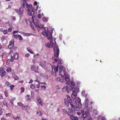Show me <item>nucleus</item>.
Wrapping results in <instances>:
<instances>
[{
	"instance_id": "e2e57ef3",
	"label": "nucleus",
	"mask_w": 120,
	"mask_h": 120,
	"mask_svg": "<svg viewBox=\"0 0 120 120\" xmlns=\"http://www.w3.org/2000/svg\"><path fill=\"white\" fill-rule=\"evenodd\" d=\"M63 68H64V67L63 66H61L59 68V70L61 69L62 70V69H63Z\"/></svg>"
},
{
	"instance_id": "338daca9",
	"label": "nucleus",
	"mask_w": 120,
	"mask_h": 120,
	"mask_svg": "<svg viewBox=\"0 0 120 120\" xmlns=\"http://www.w3.org/2000/svg\"><path fill=\"white\" fill-rule=\"evenodd\" d=\"M30 56V54L29 53H27L25 55V56L26 57H28Z\"/></svg>"
},
{
	"instance_id": "393cba45",
	"label": "nucleus",
	"mask_w": 120,
	"mask_h": 120,
	"mask_svg": "<svg viewBox=\"0 0 120 120\" xmlns=\"http://www.w3.org/2000/svg\"><path fill=\"white\" fill-rule=\"evenodd\" d=\"M6 74V72L4 71V72H3V73H0V75L1 77H4L5 75Z\"/></svg>"
},
{
	"instance_id": "f03ea898",
	"label": "nucleus",
	"mask_w": 120,
	"mask_h": 120,
	"mask_svg": "<svg viewBox=\"0 0 120 120\" xmlns=\"http://www.w3.org/2000/svg\"><path fill=\"white\" fill-rule=\"evenodd\" d=\"M53 49L54 53V60L56 62L58 61V56L60 52V50L58 46L56 45V42L55 40H53Z\"/></svg>"
},
{
	"instance_id": "0eeeda50",
	"label": "nucleus",
	"mask_w": 120,
	"mask_h": 120,
	"mask_svg": "<svg viewBox=\"0 0 120 120\" xmlns=\"http://www.w3.org/2000/svg\"><path fill=\"white\" fill-rule=\"evenodd\" d=\"M64 101L65 104L64 105L65 106H68L69 105V103L70 104V103H71V98L70 96L68 97L67 99L65 98L64 99Z\"/></svg>"
},
{
	"instance_id": "3c124183",
	"label": "nucleus",
	"mask_w": 120,
	"mask_h": 120,
	"mask_svg": "<svg viewBox=\"0 0 120 120\" xmlns=\"http://www.w3.org/2000/svg\"><path fill=\"white\" fill-rule=\"evenodd\" d=\"M65 82L64 80V79H60V82Z\"/></svg>"
},
{
	"instance_id": "8fccbe9b",
	"label": "nucleus",
	"mask_w": 120,
	"mask_h": 120,
	"mask_svg": "<svg viewBox=\"0 0 120 120\" xmlns=\"http://www.w3.org/2000/svg\"><path fill=\"white\" fill-rule=\"evenodd\" d=\"M10 87V89L11 90H13V89L14 87V86L13 85H12Z\"/></svg>"
},
{
	"instance_id": "f3484780",
	"label": "nucleus",
	"mask_w": 120,
	"mask_h": 120,
	"mask_svg": "<svg viewBox=\"0 0 120 120\" xmlns=\"http://www.w3.org/2000/svg\"><path fill=\"white\" fill-rule=\"evenodd\" d=\"M70 118L72 120H78V118L77 117L74 116V115L70 116Z\"/></svg>"
},
{
	"instance_id": "4468645a",
	"label": "nucleus",
	"mask_w": 120,
	"mask_h": 120,
	"mask_svg": "<svg viewBox=\"0 0 120 120\" xmlns=\"http://www.w3.org/2000/svg\"><path fill=\"white\" fill-rule=\"evenodd\" d=\"M14 45V41H10L9 45H8V47L9 49H11Z\"/></svg>"
},
{
	"instance_id": "680f3d73",
	"label": "nucleus",
	"mask_w": 120,
	"mask_h": 120,
	"mask_svg": "<svg viewBox=\"0 0 120 120\" xmlns=\"http://www.w3.org/2000/svg\"><path fill=\"white\" fill-rule=\"evenodd\" d=\"M40 85L39 84H38L37 85V88H39L40 87Z\"/></svg>"
},
{
	"instance_id": "6ab92c4d",
	"label": "nucleus",
	"mask_w": 120,
	"mask_h": 120,
	"mask_svg": "<svg viewBox=\"0 0 120 120\" xmlns=\"http://www.w3.org/2000/svg\"><path fill=\"white\" fill-rule=\"evenodd\" d=\"M31 98V96L29 95H27L26 97V99L27 101L29 100Z\"/></svg>"
},
{
	"instance_id": "052dcab7",
	"label": "nucleus",
	"mask_w": 120,
	"mask_h": 120,
	"mask_svg": "<svg viewBox=\"0 0 120 120\" xmlns=\"http://www.w3.org/2000/svg\"><path fill=\"white\" fill-rule=\"evenodd\" d=\"M38 27H39V28H44L43 26H38Z\"/></svg>"
},
{
	"instance_id": "4c0bfd02",
	"label": "nucleus",
	"mask_w": 120,
	"mask_h": 120,
	"mask_svg": "<svg viewBox=\"0 0 120 120\" xmlns=\"http://www.w3.org/2000/svg\"><path fill=\"white\" fill-rule=\"evenodd\" d=\"M6 56V54L5 53H3L2 55V57L3 58H4Z\"/></svg>"
},
{
	"instance_id": "bb28decb",
	"label": "nucleus",
	"mask_w": 120,
	"mask_h": 120,
	"mask_svg": "<svg viewBox=\"0 0 120 120\" xmlns=\"http://www.w3.org/2000/svg\"><path fill=\"white\" fill-rule=\"evenodd\" d=\"M6 85L7 86L10 87L11 86V84L8 82H6L5 83Z\"/></svg>"
},
{
	"instance_id": "c03bdc74",
	"label": "nucleus",
	"mask_w": 120,
	"mask_h": 120,
	"mask_svg": "<svg viewBox=\"0 0 120 120\" xmlns=\"http://www.w3.org/2000/svg\"><path fill=\"white\" fill-rule=\"evenodd\" d=\"M63 112L65 113H67L68 111L66 109H63Z\"/></svg>"
},
{
	"instance_id": "49530a36",
	"label": "nucleus",
	"mask_w": 120,
	"mask_h": 120,
	"mask_svg": "<svg viewBox=\"0 0 120 120\" xmlns=\"http://www.w3.org/2000/svg\"><path fill=\"white\" fill-rule=\"evenodd\" d=\"M21 92H24V88L23 87H21Z\"/></svg>"
},
{
	"instance_id": "58836bf2",
	"label": "nucleus",
	"mask_w": 120,
	"mask_h": 120,
	"mask_svg": "<svg viewBox=\"0 0 120 120\" xmlns=\"http://www.w3.org/2000/svg\"><path fill=\"white\" fill-rule=\"evenodd\" d=\"M18 36L19 40H22L23 38L20 35H18Z\"/></svg>"
},
{
	"instance_id": "dca6fc26",
	"label": "nucleus",
	"mask_w": 120,
	"mask_h": 120,
	"mask_svg": "<svg viewBox=\"0 0 120 120\" xmlns=\"http://www.w3.org/2000/svg\"><path fill=\"white\" fill-rule=\"evenodd\" d=\"M26 10H28L29 9H31V8L32 6L31 5L29 4L28 3H26Z\"/></svg>"
},
{
	"instance_id": "79ce46f5",
	"label": "nucleus",
	"mask_w": 120,
	"mask_h": 120,
	"mask_svg": "<svg viewBox=\"0 0 120 120\" xmlns=\"http://www.w3.org/2000/svg\"><path fill=\"white\" fill-rule=\"evenodd\" d=\"M3 32L4 34H6L8 33V31L6 30H4L3 31Z\"/></svg>"
},
{
	"instance_id": "a878e982",
	"label": "nucleus",
	"mask_w": 120,
	"mask_h": 120,
	"mask_svg": "<svg viewBox=\"0 0 120 120\" xmlns=\"http://www.w3.org/2000/svg\"><path fill=\"white\" fill-rule=\"evenodd\" d=\"M29 107L27 105H26L25 106H24L22 107V108L24 110H26L27 109H28V108H29Z\"/></svg>"
},
{
	"instance_id": "f8f14e48",
	"label": "nucleus",
	"mask_w": 120,
	"mask_h": 120,
	"mask_svg": "<svg viewBox=\"0 0 120 120\" xmlns=\"http://www.w3.org/2000/svg\"><path fill=\"white\" fill-rule=\"evenodd\" d=\"M89 101V100L86 98L85 99V101L84 102L83 105L84 106L85 108L87 107L88 105V102Z\"/></svg>"
},
{
	"instance_id": "6e6552de",
	"label": "nucleus",
	"mask_w": 120,
	"mask_h": 120,
	"mask_svg": "<svg viewBox=\"0 0 120 120\" xmlns=\"http://www.w3.org/2000/svg\"><path fill=\"white\" fill-rule=\"evenodd\" d=\"M82 115L83 117L85 118L88 117L90 116V114L89 113L86 111V110L84 109L81 110Z\"/></svg>"
},
{
	"instance_id": "864d4df0",
	"label": "nucleus",
	"mask_w": 120,
	"mask_h": 120,
	"mask_svg": "<svg viewBox=\"0 0 120 120\" xmlns=\"http://www.w3.org/2000/svg\"><path fill=\"white\" fill-rule=\"evenodd\" d=\"M31 28L33 30H35V28L34 27V26L33 25H30Z\"/></svg>"
},
{
	"instance_id": "412c9836",
	"label": "nucleus",
	"mask_w": 120,
	"mask_h": 120,
	"mask_svg": "<svg viewBox=\"0 0 120 120\" xmlns=\"http://www.w3.org/2000/svg\"><path fill=\"white\" fill-rule=\"evenodd\" d=\"M54 67H55V66H54ZM54 70L55 71V75L56 76L57 75L56 74V72H57L58 71V68H56L55 67V68H54Z\"/></svg>"
},
{
	"instance_id": "a19ab883",
	"label": "nucleus",
	"mask_w": 120,
	"mask_h": 120,
	"mask_svg": "<svg viewBox=\"0 0 120 120\" xmlns=\"http://www.w3.org/2000/svg\"><path fill=\"white\" fill-rule=\"evenodd\" d=\"M85 91L84 90H83L82 92L81 93V94H82V96H84L85 94Z\"/></svg>"
},
{
	"instance_id": "9b49d317",
	"label": "nucleus",
	"mask_w": 120,
	"mask_h": 120,
	"mask_svg": "<svg viewBox=\"0 0 120 120\" xmlns=\"http://www.w3.org/2000/svg\"><path fill=\"white\" fill-rule=\"evenodd\" d=\"M70 105L71 106V108H68V110L71 112H73L75 111V107L74 105L72 103H70Z\"/></svg>"
},
{
	"instance_id": "aec40b11",
	"label": "nucleus",
	"mask_w": 120,
	"mask_h": 120,
	"mask_svg": "<svg viewBox=\"0 0 120 120\" xmlns=\"http://www.w3.org/2000/svg\"><path fill=\"white\" fill-rule=\"evenodd\" d=\"M36 68L35 65L33 64L31 67V69L32 71L36 69Z\"/></svg>"
},
{
	"instance_id": "72a5a7b5",
	"label": "nucleus",
	"mask_w": 120,
	"mask_h": 120,
	"mask_svg": "<svg viewBox=\"0 0 120 120\" xmlns=\"http://www.w3.org/2000/svg\"><path fill=\"white\" fill-rule=\"evenodd\" d=\"M4 68L2 67H1L0 68V73H3V72H4Z\"/></svg>"
},
{
	"instance_id": "f257e3e1",
	"label": "nucleus",
	"mask_w": 120,
	"mask_h": 120,
	"mask_svg": "<svg viewBox=\"0 0 120 120\" xmlns=\"http://www.w3.org/2000/svg\"><path fill=\"white\" fill-rule=\"evenodd\" d=\"M41 34L44 36H45L46 37H47L48 40H50V42L45 44V45L46 47L48 48L52 47V33L50 32H48L47 33L46 31H44L42 32Z\"/></svg>"
},
{
	"instance_id": "13d9d810",
	"label": "nucleus",
	"mask_w": 120,
	"mask_h": 120,
	"mask_svg": "<svg viewBox=\"0 0 120 120\" xmlns=\"http://www.w3.org/2000/svg\"><path fill=\"white\" fill-rule=\"evenodd\" d=\"M101 118V120H106L104 116H102Z\"/></svg>"
},
{
	"instance_id": "ddd939ff",
	"label": "nucleus",
	"mask_w": 120,
	"mask_h": 120,
	"mask_svg": "<svg viewBox=\"0 0 120 120\" xmlns=\"http://www.w3.org/2000/svg\"><path fill=\"white\" fill-rule=\"evenodd\" d=\"M20 2L21 7H23L24 8L25 6V4L27 3L26 1V0H21Z\"/></svg>"
},
{
	"instance_id": "473e14b6",
	"label": "nucleus",
	"mask_w": 120,
	"mask_h": 120,
	"mask_svg": "<svg viewBox=\"0 0 120 120\" xmlns=\"http://www.w3.org/2000/svg\"><path fill=\"white\" fill-rule=\"evenodd\" d=\"M11 71V68H8L6 69V71L8 72H10Z\"/></svg>"
},
{
	"instance_id": "9d476101",
	"label": "nucleus",
	"mask_w": 120,
	"mask_h": 120,
	"mask_svg": "<svg viewBox=\"0 0 120 120\" xmlns=\"http://www.w3.org/2000/svg\"><path fill=\"white\" fill-rule=\"evenodd\" d=\"M23 7H21L19 8V10L18 9H15V11L18 14H22L24 11Z\"/></svg>"
},
{
	"instance_id": "423d86ee",
	"label": "nucleus",
	"mask_w": 120,
	"mask_h": 120,
	"mask_svg": "<svg viewBox=\"0 0 120 120\" xmlns=\"http://www.w3.org/2000/svg\"><path fill=\"white\" fill-rule=\"evenodd\" d=\"M18 58V53H15L14 54V56H11V59H8L7 57L8 60H7V62H9L11 61V62H13L14 61V59H17Z\"/></svg>"
},
{
	"instance_id": "c9c22d12",
	"label": "nucleus",
	"mask_w": 120,
	"mask_h": 120,
	"mask_svg": "<svg viewBox=\"0 0 120 120\" xmlns=\"http://www.w3.org/2000/svg\"><path fill=\"white\" fill-rule=\"evenodd\" d=\"M34 26L36 27H38L39 25L38 23L37 22H35L34 23Z\"/></svg>"
},
{
	"instance_id": "a18cd8bd",
	"label": "nucleus",
	"mask_w": 120,
	"mask_h": 120,
	"mask_svg": "<svg viewBox=\"0 0 120 120\" xmlns=\"http://www.w3.org/2000/svg\"><path fill=\"white\" fill-rule=\"evenodd\" d=\"M60 78L59 77H58L56 80V81L57 82H60Z\"/></svg>"
},
{
	"instance_id": "c756f323",
	"label": "nucleus",
	"mask_w": 120,
	"mask_h": 120,
	"mask_svg": "<svg viewBox=\"0 0 120 120\" xmlns=\"http://www.w3.org/2000/svg\"><path fill=\"white\" fill-rule=\"evenodd\" d=\"M35 87V86L34 85L31 84L30 86V88L33 89H34Z\"/></svg>"
},
{
	"instance_id": "e433bc0d",
	"label": "nucleus",
	"mask_w": 120,
	"mask_h": 120,
	"mask_svg": "<svg viewBox=\"0 0 120 120\" xmlns=\"http://www.w3.org/2000/svg\"><path fill=\"white\" fill-rule=\"evenodd\" d=\"M38 101L40 105H43V103L41 101V99L39 100H38Z\"/></svg>"
},
{
	"instance_id": "4d7b16f0",
	"label": "nucleus",
	"mask_w": 120,
	"mask_h": 120,
	"mask_svg": "<svg viewBox=\"0 0 120 120\" xmlns=\"http://www.w3.org/2000/svg\"><path fill=\"white\" fill-rule=\"evenodd\" d=\"M62 70L63 71L64 75V73H66L65 72V68H63V69Z\"/></svg>"
},
{
	"instance_id": "c85d7f7f",
	"label": "nucleus",
	"mask_w": 120,
	"mask_h": 120,
	"mask_svg": "<svg viewBox=\"0 0 120 120\" xmlns=\"http://www.w3.org/2000/svg\"><path fill=\"white\" fill-rule=\"evenodd\" d=\"M72 112H68L67 113L69 116H72L74 115L73 113H72Z\"/></svg>"
},
{
	"instance_id": "6e6d98bb",
	"label": "nucleus",
	"mask_w": 120,
	"mask_h": 120,
	"mask_svg": "<svg viewBox=\"0 0 120 120\" xmlns=\"http://www.w3.org/2000/svg\"><path fill=\"white\" fill-rule=\"evenodd\" d=\"M62 70L63 71L64 75V73H66L65 72V68H63V69Z\"/></svg>"
},
{
	"instance_id": "bf43d9fd",
	"label": "nucleus",
	"mask_w": 120,
	"mask_h": 120,
	"mask_svg": "<svg viewBox=\"0 0 120 120\" xmlns=\"http://www.w3.org/2000/svg\"><path fill=\"white\" fill-rule=\"evenodd\" d=\"M41 88H42L43 87L44 89H45L46 88V86H44V85L41 86Z\"/></svg>"
},
{
	"instance_id": "39448f33",
	"label": "nucleus",
	"mask_w": 120,
	"mask_h": 120,
	"mask_svg": "<svg viewBox=\"0 0 120 120\" xmlns=\"http://www.w3.org/2000/svg\"><path fill=\"white\" fill-rule=\"evenodd\" d=\"M71 90L72 92V94L71 95V97L75 99L77 95L76 91L78 92L79 90V88L77 86L73 87L72 86L71 88Z\"/></svg>"
},
{
	"instance_id": "2f4dec72",
	"label": "nucleus",
	"mask_w": 120,
	"mask_h": 120,
	"mask_svg": "<svg viewBox=\"0 0 120 120\" xmlns=\"http://www.w3.org/2000/svg\"><path fill=\"white\" fill-rule=\"evenodd\" d=\"M13 77L15 80H18L19 79L18 76L16 75H14Z\"/></svg>"
},
{
	"instance_id": "2eb2a0df",
	"label": "nucleus",
	"mask_w": 120,
	"mask_h": 120,
	"mask_svg": "<svg viewBox=\"0 0 120 120\" xmlns=\"http://www.w3.org/2000/svg\"><path fill=\"white\" fill-rule=\"evenodd\" d=\"M27 10V14L30 16H32L34 14L33 10L29 9H28Z\"/></svg>"
},
{
	"instance_id": "ea45409f",
	"label": "nucleus",
	"mask_w": 120,
	"mask_h": 120,
	"mask_svg": "<svg viewBox=\"0 0 120 120\" xmlns=\"http://www.w3.org/2000/svg\"><path fill=\"white\" fill-rule=\"evenodd\" d=\"M15 39H17L18 38V35L16 34L13 35Z\"/></svg>"
},
{
	"instance_id": "0e129e2a",
	"label": "nucleus",
	"mask_w": 120,
	"mask_h": 120,
	"mask_svg": "<svg viewBox=\"0 0 120 120\" xmlns=\"http://www.w3.org/2000/svg\"><path fill=\"white\" fill-rule=\"evenodd\" d=\"M3 113V111L2 109H0V115H2Z\"/></svg>"
},
{
	"instance_id": "cd10ccee",
	"label": "nucleus",
	"mask_w": 120,
	"mask_h": 120,
	"mask_svg": "<svg viewBox=\"0 0 120 120\" xmlns=\"http://www.w3.org/2000/svg\"><path fill=\"white\" fill-rule=\"evenodd\" d=\"M8 91L7 90L5 91L4 92V94L5 96L6 97H8Z\"/></svg>"
},
{
	"instance_id": "4be33fe9",
	"label": "nucleus",
	"mask_w": 120,
	"mask_h": 120,
	"mask_svg": "<svg viewBox=\"0 0 120 120\" xmlns=\"http://www.w3.org/2000/svg\"><path fill=\"white\" fill-rule=\"evenodd\" d=\"M10 28H9L8 29V31L9 32H10L12 30V27L11 24H10Z\"/></svg>"
},
{
	"instance_id": "69168bd1",
	"label": "nucleus",
	"mask_w": 120,
	"mask_h": 120,
	"mask_svg": "<svg viewBox=\"0 0 120 120\" xmlns=\"http://www.w3.org/2000/svg\"><path fill=\"white\" fill-rule=\"evenodd\" d=\"M31 96H34V92H33L32 91L31 92Z\"/></svg>"
},
{
	"instance_id": "1a4fd4ad",
	"label": "nucleus",
	"mask_w": 120,
	"mask_h": 120,
	"mask_svg": "<svg viewBox=\"0 0 120 120\" xmlns=\"http://www.w3.org/2000/svg\"><path fill=\"white\" fill-rule=\"evenodd\" d=\"M71 86H69L68 87V86L67 85L66 86H64L62 88V90L64 92H65L66 91L68 93L69 92V91H71Z\"/></svg>"
},
{
	"instance_id": "7ed1b4c3",
	"label": "nucleus",
	"mask_w": 120,
	"mask_h": 120,
	"mask_svg": "<svg viewBox=\"0 0 120 120\" xmlns=\"http://www.w3.org/2000/svg\"><path fill=\"white\" fill-rule=\"evenodd\" d=\"M81 101L80 99L78 97L76 98L75 99H73L72 103L75 106L76 110L79 111L82 107V105L81 102Z\"/></svg>"
},
{
	"instance_id": "37998d69",
	"label": "nucleus",
	"mask_w": 120,
	"mask_h": 120,
	"mask_svg": "<svg viewBox=\"0 0 120 120\" xmlns=\"http://www.w3.org/2000/svg\"><path fill=\"white\" fill-rule=\"evenodd\" d=\"M18 105L19 106H22L23 105V104L21 102L18 103Z\"/></svg>"
},
{
	"instance_id": "f704fd0d",
	"label": "nucleus",
	"mask_w": 120,
	"mask_h": 120,
	"mask_svg": "<svg viewBox=\"0 0 120 120\" xmlns=\"http://www.w3.org/2000/svg\"><path fill=\"white\" fill-rule=\"evenodd\" d=\"M59 73H60V75H61V77L63 78H64V75H62V74H60V73L62 72V70L61 69L59 70Z\"/></svg>"
},
{
	"instance_id": "b1692460",
	"label": "nucleus",
	"mask_w": 120,
	"mask_h": 120,
	"mask_svg": "<svg viewBox=\"0 0 120 120\" xmlns=\"http://www.w3.org/2000/svg\"><path fill=\"white\" fill-rule=\"evenodd\" d=\"M27 50L31 54H33L34 53L31 50V49L29 48H28L27 49Z\"/></svg>"
},
{
	"instance_id": "20e7f679",
	"label": "nucleus",
	"mask_w": 120,
	"mask_h": 120,
	"mask_svg": "<svg viewBox=\"0 0 120 120\" xmlns=\"http://www.w3.org/2000/svg\"><path fill=\"white\" fill-rule=\"evenodd\" d=\"M66 76V77L65 78V81L67 82L65 83L66 84H68L70 86H71V88L72 86L73 87L75 86V84L73 81H71V82H69L70 80V79L69 78V75L67 74L66 73H64V76Z\"/></svg>"
},
{
	"instance_id": "09e8293b",
	"label": "nucleus",
	"mask_w": 120,
	"mask_h": 120,
	"mask_svg": "<svg viewBox=\"0 0 120 120\" xmlns=\"http://www.w3.org/2000/svg\"><path fill=\"white\" fill-rule=\"evenodd\" d=\"M42 17V15L41 14H38V18L39 19L41 18Z\"/></svg>"
},
{
	"instance_id": "a211bd4d",
	"label": "nucleus",
	"mask_w": 120,
	"mask_h": 120,
	"mask_svg": "<svg viewBox=\"0 0 120 120\" xmlns=\"http://www.w3.org/2000/svg\"><path fill=\"white\" fill-rule=\"evenodd\" d=\"M87 111L89 112H91L92 110V106H91L90 107L88 106L87 107L85 108Z\"/></svg>"
},
{
	"instance_id": "774afa93",
	"label": "nucleus",
	"mask_w": 120,
	"mask_h": 120,
	"mask_svg": "<svg viewBox=\"0 0 120 120\" xmlns=\"http://www.w3.org/2000/svg\"><path fill=\"white\" fill-rule=\"evenodd\" d=\"M2 120H7L5 118H4V117H2L1 118Z\"/></svg>"
},
{
	"instance_id": "de8ad7c7",
	"label": "nucleus",
	"mask_w": 120,
	"mask_h": 120,
	"mask_svg": "<svg viewBox=\"0 0 120 120\" xmlns=\"http://www.w3.org/2000/svg\"><path fill=\"white\" fill-rule=\"evenodd\" d=\"M93 113L96 115L97 114V112L96 109H94L93 111Z\"/></svg>"
},
{
	"instance_id": "5fc2aeb1",
	"label": "nucleus",
	"mask_w": 120,
	"mask_h": 120,
	"mask_svg": "<svg viewBox=\"0 0 120 120\" xmlns=\"http://www.w3.org/2000/svg\"><path fill=\"white\" fill-rule=\"evenodd\" d=\"M39 116H42L43 114L40 111H39Z\"/></svg>"
},
{
	"instance_id": "5701e85b",
	"label": "nucleus",
	"mask_w": 120,
	"mask_h": 120,
	"mask_svg": "<svg viewBox=\"0 0 120 120\" xmlns=\"http://www.w3.org/2000/svg\"><path fill=\"white\" fill-rule=\"evenodd\" d=\"M3 103L4 105H5V106L7 108L8 107V103L6 102L5 101H3Z\"/></svg>"
},
{
	"instance_id": "603ef678",
	"label": "nucleus",
	"mask_w": 120,
	"mask_h": 120,
	"mask_svg": "<svg viewBox=\"0 0 120 120\" xmlns=\"http://www.w3.org/2000/svg\"><path fill=\"white\" fill-rule=\"evenodd\" d=\"M18 32V31H16L15 30L13 31V35H14V34L15 33H17Z\"/></svg>"
},
{
	"instance_id": "7c9ffc66",
	"label": "nucleus",
	"mask_w": 120,
	"mask_h": 120,
	"mask_svg": "<svg viewBox=\"0 0 120 120\" xmlns=\"http://www.w3.org/2000/svg\"><path fill=\"white\" fill-rule=\"evenodd\" d=\"M42 21L44 22H46L47 21V18L43 17L42 19Z\"/></svg>"
}]
</instances>
